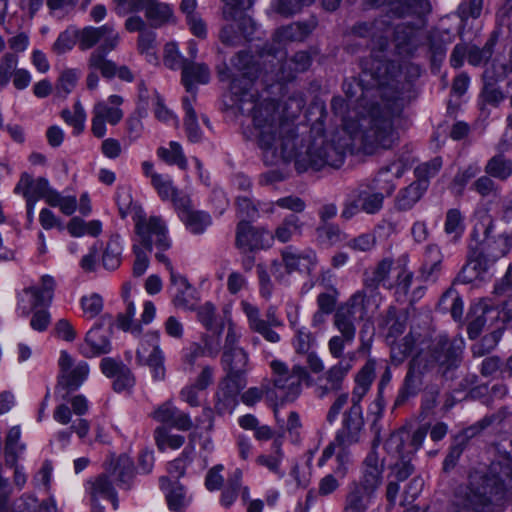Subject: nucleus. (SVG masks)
Returning <instances> with one entry per match:
<instances>
[{
    "instance_id": "1",
    "label": "nucleus",
    "mask_w": 512,
    "mask_h": 512,
    "mask_svg": "<svg viewBox=\"0 0 512 512\" xmlns=\"http://www.w3.org/2000/svg\"><path fill=\"white\" fill-rule=\"evenodd\" d=\"M231 65L240 73L230 83L233 101L242 114L251 115L257 132V144L266 165L274 166L293 160L297 172L304 173L325 167L339 168L344 163L348 143L336 144L320 136L302 145L304 150H301L299 144L302 140L294 124L283 117L278 102L273 99H257L253 85L258 79L259 69L248 51L236 53L231 59Z\"/></svg>"
},
{
    "instance_id": "2",
    "label": "nucleus",
    "mask_w": 512,
    "mask_h": 512,
    "mask_svg": "<svg viewBox=\"0 0 512 512\" xmlns=\"http://www.w3.org/2000/svg\"><path fill=\"white\" fill-rule=\"evenodd\" d=\"M390 27L385 20L357 22L351 27V35L368 39L371 53L360 60L359 81H344L343 90L349 100L361 91L357 128L366 153L377 149H390L398 141V127L403 121L404 99L396 78L400 66L387 60L384 51L388 45Z\"/></svg>"
},
{
    "instance_id": "3",
    "label": "nucleus",
    "mask_w": 512,
    "mask_h": 512,
    "mask_svg": "<svg viewBox=\"0 0 512 512\" xmlns=\"http://www.w3.org/2000/svg\"><path fill=\"white\" fill-rule=\"evenodd\" d=\"M512 499V459L500 456L486 471L474 470L457 489L454 512H501Z\"/></svg>"
},
{
    "instance_id": "4",
    "label": "nucleus",
    "mask_w": 512,
    "mask_h": 512,
    "mask_svg": "<svg viewBox=\"0 0 512 512\" xmlns=\"http://www.w3.org/2000/svg\"><path fill=\"white\" fill-rule=\"evenodd\" d=\"M130 212L135 224V233L140 238L141 244L145 250L134 245L135 261L133 264V274L139 277L145 273L149 266L148 253L152 250L153 242L161 250H167L171 246L168 238V231L164 220L159 216H150L147 218L142 206L130 202Z\"/></svg>"
},
{
    "instance_id": "5",
    "label": "nucleus",
    "mask_w": 512,
    "mask_h": 512,
    "mask_svg": "<svg viewBox=\"0 0 512 512\" xmlns=\"http://www.w3.org/2000/svg\"><path fill=\"white\" fill-rule=\"evenodd\" d=\"M77 34L79 49L82 51L89 50L100 43L89 57V69L100 70L101 75L106 78L114 77L117 67L115 63L106 59V55L118 46L120 40L118 32L104 25L98 28L88 26L80 31L77 30Z\"/></svg>"
},
{
    "instance_id": "6",
    "label": "nucleus",
    "mask_w": 512,
    "mask_h": 512,
    "mask_svg": "<svg viewBox=\"0 0 512 512\" xmlns=\"http://www.w3.org/2000/svg\"><path fill=\"white\" fill-rule=\"evenodd\" d=\"M481 233L483 238L479 242L480 253L476 260H472L464 267L468 270L484 272L488 266L506 256L512 249V235L497 229L496 222L486 215L482 221L475 225L473 236Z\"/></svg>"
},
{
    "instance_id": "7",
    "label": "nucleus",
    "mask_w": 512,
    "mask_h": 512,
    "mask_svg": "<svg viewBox=\"0 0 512 512\" xmlns=\"http://www.w3.org/2000/svg\"><path fill=\"white\" fill-rule=\"evenodd\" d=\"M463 351V339H449L446 335H439L431 341L425 360L429 366L434 364L437 367V373L442 378L453 380L462 363Z\"/></svg>"
},
{
    "instance_id": "8",
    "label": "nucleus",
    "mask_w": 512,
    "mask_h": 512,
    "mask_svg": "<svg viewBox=\"0 0 512 512\" xmlns=\"http://www.w3.org/2000/svg\"><path fill=\"white\" fill-rule=\"evenodd\" d=\"M128 331V314L119 313L116 320L111 314H103L97 323L87 332L81 353L85 357H95L111 351L110 336L113 328Z\"/></svg>"
},
{
    "instance_id": "9",
    "label": "nucleus",
    "mask_w": 512,
    "mask_h": 512,
    "mask_svg": "<svg viewBox=\"0 0 512 512\" xmlns=\"http://www.w3.org/2000/svg\"><path fill=\"white\" fill-rule=\"evenodd\" d=\"M223 18L227 21L238 23V29L234 24L224 25L219 33L220 41L227 46L240 44L242 35L247 37L253 28V21L247 15V11L253 6L254 0H222Z\"/></svg>"
},
{
    "instance_id": "10",
    "label": "nucleus",
    "mask_w": 512,
    "mask_h": 512,
    "mask_svg": "<svg viewBox=\"0 0 512 512\" xmlns=\"http://www.w3.org/2000/svg\"><path fill=\"white\" fill-rule=\"evenodd\" d=\"M249 54L258 66V78L263 76L265 83L289 82L293 80L298 73L294 71L293 65L288 64V58H285V52L280 49L266 45L257 58L251 53Z\"/></svg>"
},
{
    "instance_id": "11",
    "label": "nucleus",
    "mask_w": 512,
    "mask_h": 512,
    "mask_svg": "<svg viewBox=\"0 0 512 512\" xmlns=\"http://www.w3.org/2000/svg\"><path fill=\"white\" fill-rule=\"evenodd\" d=\"M273 377L274 389L280 393L282 401L293 402L300 395L302 381L309 378L305 367L294 365L289 369L287 365L279 360H273L270 364Z\"/></svg>"
},
{
    "instance_id": "12",
    "label": "nucleus",
    "mask_w": 512,
    "mask_h": 512,
    "mask_svg": "<svg viewBox=\"0 0 512 512\" xmlns=\"http://www.w3.org/2000/svg\"><path fill=\"white\" fill-rule=\"evenodd\" d=\"M55 288L56 281L52 276H41L38 284L17 293V311L26 317L38 308H47L52 303Z\"/></svg>"
},
{
    "instance_id": "13",
    "label": "nucleus",
    "mask_w": 512,
    "mask_h": 512,
    "mask_svg": "<svg viewBox=\"0 0 512 512\" xmlns=\"http://www.w3.org/2000/svg\"><path fill=\"white\" fill-rule=\"evenodd\" d=\"M273 235L264 228L252 226L247 220H241L236 227L235 244L242 252H255L272 246Z\"/></svg>"
},
{
    "instance_id": "14",
    "label": "nucleus",
    "mask_w": 512,
    "mask_h": 512,
    "mask_svg": "<svg viewBox=\"0 0 512 512\" xmlns=\"http://www.w3.org/2000/svg\"><path fill=\"white\" fill-rule=\"evenodd\" d=\"M429 370L428 361L424 356L417 355L409 362L408 371L399 389L394 406L403 405L410 397L416 396L423 387V379Z\"/></svg>"
},
{
    "instance_id": "15",
    "label": "nucleus",
    "mask_w": 512,
    "mask_h": 512,
    "mask_svg": "<svg viewBox=\"0 0 512 512\" xmlns=\"http://www.w3.org/2000/svg\"><path fill=\"white\" fill-rule=\"evenodd\" d=\"M409 438L405 428L394 431L385 442V449L389 454L399 456V461L392 467V474L397 481H404L413 474L415 468L411 463L412 456L404 453V443Z\"/></svg>"
},
{
    "instance_id": "16",
    "label": "nucleus",
    "mask_w": 512,
    "mask_h": 512,
    "mask_svg": "<svg viewBox=\"0 0 512 512\" xmlns=\"http://www.w3.org/2000/svg\"><path fill=\"white\" fill-rule=\"evenodd\" d=\"M379 441V437L377 436L373 441L371 451L363 461L362 476L360 480L351 484L354 487L373 495L382 482V474L384 470L383 461L380 460L376 450L379 445Z\"/></svg>"
},
{
    "instance_id": "17",
    "label": "nucleus",
    "mask_w": 512,
    "mask_h": 512,
    "mask_svg": "<svg viewBox=\"0 0 512 512\" xmlns=\"http://www.w3.org/2000/svg\"><path fill=\"white\" fill-rule=\"evenodd\" d=\"M136 359L139 364L147 365L152 371L155 380L165 377L164 356L158 345V333L146 335L136 350Z\"/></svg>"
},
{
    "instance_id": "18",
    "label": "nucleus",
    "mask_w": 512,
    "mask_h": 512,
    "mask_svg": "<svg viewBox=\"0 0 512 512\" xmlns=\"http://www.w3.org/2000/svg\"><path fill=\"white\" fill-rule=\"evenodd\" d=\"M139 11H144L150 26L155 29L176 23L173 7L158 0H130V13Z\"/></svg>"
},
{
    "instance_id": "19",
    "label": "nucleus",
    "mask_w": 512,
    "mask_h": 512,
    "mask_svg": "<svg viewBox=\"0 0 512 512\" xmlns=\"http://www.w3.org/2000/svg\"><path fill=\"white\" fill-rule=\"evenodd\" d=\"M364 433L362 409L349 408L343 413L341 427L335 435L338 446H351L360 442Z\"/></svg>"
},
{
    "instance_id": "20",
    "label": "nucleus",
    "mask_w": 512,
    "mask_h": 512,
    "mask_svg": "<svg viewBox=\"0 0 512 512\" xmlns=\"http://www.w3.org/2000/svg\"><path fill=\"white\" fill-rule=\"evenodd\" d=\"M54 190L55 189L49 185V181L46 178L38 177L34 179L26 172L21 174L14 188V192L21 194L26 202L35 204L40 199H44L47 203V199H50Z\"/></svg>"
},
{
    "instance_id": "21",
    "label": "nucleus",
    "mask_w": 512,
    "mask_h": 512,
    "mask_svg": "<svg viewBox=\"0 0 512 512\" xmlns=\"http://www.w3.org/2000/svg\"><path fill=\"white\" fill-rule=\"evenodd\" d=\"M367 2L375 7L389 4L390 11L398 18L408 15L421 18L432 10L429 0H367Z\"/></svg>"
},
{
    "instance_id": "22",
    "label": "nucleus",
    "mask_w": 512,
    "mask_h": 512,
    "mask_svg": "<svg viewBox=\"0 0 512 512\" xmlns=\"http://www.w3.org/2000/svg\"><path fill=\"white\" fill-rule=\"evenodd\" d=\"M352 369L350 361H338L331 366L321 377L318 378L319 396L323 397L331 392H338L342 389L345 378Z\"/></svg>"
},
{
    "instance_id": "23",
    "label": "nucleus",
    "mask_w": 512,
    "mask_h": 512,
    "mask_svg": "<svg viewBox=\"0 0 512 512\" xmlns=\"http://www.w3.org/2000/svg\"><path fill=\"white\" fill-rule=\"evenodd\" d=\"M281 256L288 273L293 271L309 273L317 261L316 253L313 250L299 251L293 246L285 247L281 252Z\"/></svg>"
},
{
    "instance_id": "24",
    "label": "nucleus",
    "mask_w": 512,
    "mask_h": 512,
    "mask_svg": "<svg viewBox=\"0 0 512 512\" xmlns=\"http://www.w3.org/2000/svg\"><path fill=\"white\" fill-rule=\"evenodd\" d=\"M153 418L181 431H188L193 426L189 414L177 408L171 401L161 404L153 412Z\"/></svg>"
},
{
    "instance_id": "25",
    "label": "nucleus",
    "mask_w": 512,
    "mask_h": 512,
    "mask_svg": "<svg viewBox=\"0 0 512 512\" xmlns=\"http://www.w3.org/2000/svg\"><path fill=\"white\" fill-rule=\"evenodd\" d=\"M139 30L137 49L141 55L151 64H158L159 58L156 54V33L146 29V23L140 17L130 16V31Z\"/></svg>"
},
{
    "instance_id": "26",
    "label": "nucleus",
    "mask_w": 512,
    "mask_h": 512,
    "mask_svg": "<svg viewBox=\"0 0 512 512\" xmlns=\"http://www.w3.org/2000/svg\"><path fill=\"white\" fill-rule=\"evenodd\" d=\"M317 25V18L310 16L304 21L293 22L278 28L274 38L278 42L303 41L316 29Z\"/></svg>"
},
{
    "instance_id": "27",
    "label": "nucleus",
    "mask_w": 512,
    "mask_h": 512,
    "mask_svg": "<svg viewBox=\"0 0 512 512\" xmlns=\"http://www.w3.org/2000/svg\"><path fill=\"white\" fill-rule=\"evenodd\" d=\"M159 486L161 490L165 491L166 502L171 511L182 512L190 504L187 490L180 482H172L169 477L161 476Z\"/></svg>"
},
{
    "instance_id": "28",
    "label": "nucleus",
    "mask_w": 512,
    "mask_h": 512,
    "mask_svg": "<svg viewBox=\"0 0 512 512\" xmlns=\"http://www.w3.org/2000/svg\"><path fill=\"white\" fill-rule=\"evenodd\" d=\"M394 189L395 186L390 185L386 194H384L382 192L374 191V188L370 185H360L354 190V195H356L361 202L362 212L369 215H375L382 210L385 197L390 196Z\"/></svg>"
},
{
    "instance_id": "29",
    "label": "nucleus",
    "mask_w": 512,
    "mask_h": 512,
    "mask_svg": "<svg viewBox=\"0 0 512 512\" xmlns=\"http://www.w3.org/2000/svg\"><path fill=\"white\" fill-rule=\"evenodd\" d=\"M443 254L436 244L425 247L420 274L424 281L435 283L442 272Z\"/></svg>"
},
{
    "instance_id": "30",
    "label": "nucleus",
    "mask_w": 512,
    "mask_h": 512,
    "mask_svg": "<svg viewBox=\"0 0 512 512\" xmlns=\"http://www.w3.org/2000/svg\"><path fill=\"white\" fill-rule=\"evenodd\" d=\"M170 281L176 288V292L172 299L174 306L186 310H194L197 302V292L188 282L186 277L177 273H172Z\"/></svg>"
},
{
    "instance_id": "31",
    "label": "nucleus",
    "mask_w": 512,
    "mask_h": 512,
    "mask_svg": "<svg viewBox=\"0 0 512 512\" xmlns=\"http://www.w3.org/2000/svg\"><path fill=\"white\" fill-rule=\"evenodd\" d=\"M87 490L93 508L98 506L99 498L110 500L113 508H118V499L112 485V481L107 474H100L87 482Z\"/></svg>"
},
{
    "instance_id": "32",
    "label": "nucleus",
    "mask_w": 512,
    "mask_h": 512,
    "mask_svg": "<svg viewBox=\"0 0 512 512\" xmlns=\"http://www.w3.org/2000/svg\"><path fill=\"white\" fill-rule=\"evenodd\" d=\"M210 80V70L206 64L187 61L182 68V83L186 91L192 94V100L196 98L194 83L207 84Z\"/></svg>"
},
{
    "instance_id": "33",
    "label": "nucleus",
    "mask_w": 512,
    "mask_h": 512,
    "mask_svg": "<svg viewBox=\"0 0 512 512\" xmlns=\"http://www.w3.org/2000/svg\"><path fill=\"white\" fill-rule=\"evenodd\" d=\"M249 356L244 349L223 352L221 364L230 378H244L248 370Z\"/></svg>"
},
{
    "instance_id": "34",
    "label": "nucleus",
    "mask_w": 512,
    "mask_h": 512,
    "mask_svg": "<svg viewBox=\"0 0 512 512\" xmlns=\"http://www.w3.org/2000/svg\"><path fill=\"white\" fill-rule=\"evenodd\" d=\"M426 191L425 183L412 182L407 187L401 189L395 197L394 206L399 212L411 210L421 199Z\"/></svg>"
},
{
    "instance_id": "35",
    "label": "nucleus",
    "mask_w": 512,
    "mask_h": 512,
    "mask_svg": "<svg viewBox=\"0 0 512 512\" xmlns=\"http://www.w3.org/2000/svg\"><path fill=\"white\" fill-rule=\"evenodd\" d=\"M124 102V99L118 95H111L108 102H98L93 108V114L103 118L111 125L117 124L123 117V111L119 106Z\"/></svg>"
},
{
    "instance_id": "36",
    "label": "nucleus",
    "mask_w": 512,
    "mask_h": 512,
    "mask_svg": "<svg viewBox=\"0 0 512 512\" xmlns=\"http://www.w3.org/2000/svg\"><path fill=\"white\" fill-rule=\"evenodd\" d=\"M483 87L480 92V98L485 104L498 107L506 98L503 90L497 85V79L487 69L484 71Z\"/></svg>"
},
{
    "instance_id": "37",
    "label": "nucleus",
    "mask_w": 512,
    "mask_h": 512,
    "mask_svg": "<svg viewBox=\"0 0 512 512\" xmlns=\"http://www.w3.org/2000/svg\"><path fill=\"white\" fill-rule=\"evenodd\" d=\"M304 223L296 214L287 215L276 227L273 240L277 239L281 243L289 242L294 236L302 234Z\"/></svg>"
},
{
    "instance_id": "38",
    "label": "nucleus",
    "mask_w": 512,
    "mask_h": 512,
    "mask_svg": "<svg viewBox=\"0 0 512 512\" xmlns=\"http://www.w3.org/2000/svg\"><path fill=\"white\" fill-rule=\"evenodd\" d=\"M356 315H354L348 308L338 307L334 317L333 324L339 331L340 335L344 336L347 341H354L356 335Z\"/></svg>"
},
{
    "instance_id": "39",
    "label": "nucleus",
    "mask_w": 512,
    "mask_h": 512,
    "mask_svg": "<svg viewBox=\"0 0 512 512\" xmlns=\"http://www.w3.org/2000/svg\"><path fill=\"white\" fill-rule=\"evenodd\" d=\"M150 101V94L148 89L145 87L143 82H140L138 85V95H137V104H136V114L139 119L130 121V138L133 135V138H139L143 129V125L140 121L141 118L147 115L148 107Z\"/></svg>"
},
{
    "instance_id": "40",
    "label": "nucleus",
    "mask_w": 512,
    "mask_h": 512,
    "mask_svg": "<svg viewBox=\"0 0 512 512\" xmlns=\"http://www.w3.org/2000/svg\"><path fill=\"white\" fill-rule=\"evenodd\" d=\"M196 310L198 321L205 327L207 331L213 334L221 335L225 323L223 320H217L216 308L211 302H206L202 306H199Z\"/></svg>"
},
{
    "instance_id": "41",
    "label": "nucleus",
    "mask_w": 512,
    "mask_h": 512,
    "mask_svg": "<svg viewBox=\"0 0 512 512\" xmlns=\"http://www.w3.org/2000/svg\"><path fill=\"white\" fill-rule=\"evenodd\" d=\"M484 171L493 178L505 181L512 175V159L504 154H496L487 161Z\"/></svg>"
},
{
    "instance_id": "42",
    "label": "nucleus",
    "mask_w": 512,
    "mask_h": 512,
    "mask_svg": "<svg viewBox=\"0 0 512 512\" xmlns=\"http://www.w3.org/2000/svg\"><path fill=\"white\" fill-rule=\"evenodd\" d=\"M20 428L12 427L6 436L4 446V460L7 467H14L18 462L19 455L23 452L24 446L19 444Z\"/></svg>"
},
{
    "instance_id": "43",
    "label": "nucleus",
    "mask_w": 512,
    "mask_h": 512,
    "mask_svg": "<svg viewBox=\"0 0 512 512\" xmlns=\"http://www.w3.org/2000/svg\"><path fill=\"white\" fill-rule=\"evenodd\" d=\"M372 497L373 494L350 485L345 498L343 512H366Z\"/></svg>"
},
{
    "instance_id": "44",
    "label": "nucleus",
    "mask_w": 512,
    "mask_h": 512,
    "mask_svg": "<svg viewBox=\"0 0 512 512\" xmlns=\"http://www.w3.org/2000/svg\"><path fill=\"white\" fill-rule=\"evenodd\" d=\"M393 261L391 259L381 260L371 272L364 273L363 285L374 293L378 286L385 282L391 271Z\"/></svg>"
},
{
    "instance_id": "45",
    "label": "nucleus",
    "mask_w": 512,
    "mask_h": 512,
    "mask_svg": "<svg viewBox=\"0 0 512 512\" xmlns=\"http://www.w3.org/2000/svg\"><path fill=\"white\" fill-rule=\"evenodd\" d=\"M89 373V366L86 362H80L75 367L66 372L59 374L58 383L65 387L68 391L78 389L85 381Z\"/></svg>"
},
{
    "instance_id": "46",
    "label": "nucleus",
    "mask_w": 512,
    "mask_h": 512,
    "mask_svg": "<svg viewBox=\"0 0 512 512\" xmlns=\"http://www.w3.org/2000/svg\"><path fill=\"white\" fill-rule=\"evenodd\" d=\"M497 34L494 31L482 48L476 45L468 46V63L472 66L486 64L493 55Z\"/></svg>"
},
{
    "instance_id": "47",
    "label": "nucleus",
    "mask_w": 512,
    "mask_h": 512,
    "mask_svg": "<svg viewBox=\"0 0 512 512\" xmlns=\"http://www.w3.org/2000/svg\"><path fill=\"white\" fill-rule=\"evenodd\" d=\"M180 219L193 234H202L212 223L211 216L207 212L195 209L183 214Z\"/></svg>"
},
{
    "instance_id": "48",
    "label": "nucleus",
    "mask_w": 512,
    "mask_h": 512,
    "mask_svg": "<svg viewBox=\"0 0 512 512\" xmlns=\"http://www.w3.org/2000/svg\"><path fill=\"white\" fill-rule=\"evenodd\" d=\"M182 105L185 111L184 126L187 136L191 142H199L202 134L197 122L196 112L192 106V100L189 97H184Z\"/></svg>"
},
{
    "instance_id": "49",
    "label": "nucleus",
    "mask_w": 512,
    "mask_h": 512,
    "mask_svg": "<svg viewBox=\"0 0 512 512\" xmlns=\"http://www.w3.org/2000/svg\"><path fill=\"white\" fill-rule=\"evenodd\" d=\"M444 231L447 235H452L454 241L459 240L464 231V216L459 209L452 208L446 212Z\"/></svg>"
},
{
    "instance_id": "50",
    "label": "nucleus",
    "mask_w": 512,
    "mask_h": 512,
    "mask_svg": "<svg viewBox=\"0 0 512 512\" xmlns=\"http://www.w3.org/2000/svg\"><path fill=\"white\" fill-rule=\"evenodd\" d=\"M385 325L388 326L387 341L395 340L398 336L402 335L406 329V318L397 315V309L390 306L384 317Z\"/></svg>"
},
{
    "instance_id": "51",
    "label": "nucleus",
    "mask_w": 512,
    "mask_h": 512,
    "mask_svg": "<svg viewBox=\"0 0 512 512\" xmlns=\"http://www.w3.org/2000/svg\"><path fill=\"white\" fill-rule=\"evenodd\" d=\"M282 441L275 439L272 443L273 454L272 455H260L257 457L256 462L266 467L271 472L283 476V472L280 471V464L283 459V452L281 449Z\"/></svg>"
},
{
    "instance_id": "52",
    "label": "nucleus",
    "mask_w": 512,
    "mask_h": 512,
    "mask_svg": "<svg viewBox=\"0 0 512 512\" xmlns=\"http://www.w3.org/2000/svg\"><path fill=\"white\" fill-rule=\"evenodd\" d=\"M391 359L395 364H401L412 352L415 339L411 333L404 336L400 341H390Z\"/></svg>"
},
{
    "instance_id": "53",
    "label": "nucleus",
    "mask_w": 512,
    "mask_h": 512,
    "mask_svg": "<svg viewBox=\"0 0 512 512\" xmlns=\"http://www.w3.org/2000/svg\"><path fill=\"white\" fill-rule=\"evenodd\" d=\"M379 20H385L389 24L390 31H389L388 39L390 38V35L392 34V31H393L394 40L397 43L398 47H404V46H408L411 44V42L415 36V30L413 27L406 25V24H399L393 29L387 16L375 19L373 22H377ZM388 46H389V44L387 45L386 49H388ZM386 51L387 50L384 51V55H386ZM385 58L387 60H389L387 58V56H385Z\"/></svg>"
},
{
    "instance_id": "54",
    "label": "nucleus",
    "mask_w": 512,
    "mask_h": 512,
    "mask_svg": "<svg viewBox=\"0 0 512 512\" xmlns=\"http://www.w3.org/2000/svg\"><path fill=\"white\" fill-rule=\"evenodd\" d=\"M439 306L443 310H449L454 320H460L463 315V301L454 289H448L441 296Z\"/></svg>"
},
{
    "instance_id": "55",
    "label": "nucleus",
    "mask_w": 512,
    "mask_h": 512,
    "mask_svg": "<svg viewBox=\"0 0 512 512\" xmlns=\"http://www.w3.org/2000/svg\"><path fill=\"white\" fill-rule=\"evenodd\" d=\"M502 337V331L496 329L481 338L479 342L471 346V353L474 358L483 357L489 354L499 343Z\"/></svg>"
},
{
    "instance_id": "56",
    "label": "nucleus",
    "mask_w": 512,
    "mask_h": 512,
    "mask_svg": "<svg viewBox=\"0 0 512 512\" xmlns=\"http://www.w3.org/2000/svg\"><path fill=\"white\" fill-rule=\"evenodd\" d=\"M169 146V148L160 147L157 151L158 156L170 165H177L181 169H186L187 160L180 144L172 141Z\"/></svg>"
},
{
    "instance_id": "57",
    "label": "nucleus",
    "mask_w": 512,
    "mask_h": 512,
    "mask_svg": "<svg viewBox=\"0 0 512 512\" xmlns=\"http://www.w3.org/2000/svg\"><path fill=\"white\" fill-rule=\"evenodd\" d=\"M62 119L73 127L74 134L78 135L83 132L85 127L86 113L79 101L73 105V111L64 109L61 112Z\"/></svg>"
},
{
    "instance_id": "58",
    "label": "nucleus",
    "mask_w": 512,
    "mask_h": 512,
    "mask_svg": "<svg viewBox=\"0 0 512 512\" xmlns=\"http://www.w3.org/2000/svg\"><path fill=\"white\" fill-rule=\"evenodd\" d=\"M315 0H274L273 9L284 17L293 16L302 11L304 7L310 6Z\"/></svg>"
},
{
    "instance_id": "59",
    "label": "nucleus",
    "mask_w": 512,
    "mask_h": 512,
    "mask_svg": "<svg viewBox=\"0 0 512 512\" xmlns=\"http://www.w3.org/2000/svg\"><path fill=\"white\" fill-rule=\"evenodd\" d=\"M106 470L111 474L114 480L121 484H126V476L128 471V456L125 454L116 456L110 455V461Z\"/></svg>"
},
{
    "instance_id": "60",
    "label": "nucleus",
    "mask_w": 512,
    "mask_h": 512,
    "mask_svg": "<svg viewBox=\"0 0 512 512\" xmlns=\"http://www.w3.org/2000/svg\"><path fill=\"white\" fill-rule=\"evenodd\" d=\"M194 447L192 445L187 446L181 456L168 463V473L175 477L177 480L184 476L187 467L192 462V453Z\"/></svg>"
},
{
    "instance_id": "61",
    "label": "nucleus",
    "mask_w": 512,
    "mask_h": 512,
    "mask_svg": "<svg viewBox=\"0 0 512 512\" xmlns=\"http://www.w3.org/2000/svg\"><path fill=\"white\" fill-rule=\"evenodd\" d=\"M442 167V158L435 157L428 162L420 164L415 169L417 177L416 183H425L426 189L428 188L429 180L437 175Z\"/></svg>"
},
{
    "instance_id": "62",
    "label": "nucleus",
    "mask_w": 512,
    "mask_h": 512,
    "mask_svg": "<svg viewBox=\"0 0 512 512\" xmlns=\"http://www.w3.org/2000/svg\"><path fill=\"white\" fill-rule=\"evenodd\" d=\"M188 60L185 59L179 52L178 46L175 42H168L164 46L163 62L164 65L171 70H178L183 68Z\"/></svg>"
},
{
    "instance_id": "63",
    "label": "nucleus",
    "mask_w": 512,
    "mask_h": 512,
    "mask_svg": "<svg viewBox=\"0 0 512 512\" xmlns=\"http://www.w3.org/2000/svg\"><path fill=\"white\" fill-rule=\"evenodd\" d=\"M18 64V56L13 53H6L0 60V86L6 87L13 78Z\"/></svg>"
},
{
    "instance_id": "64",
    "label": "nucleus",
    "mask_w": 512,
    "mask_h": 512,
    "mask_svg": "<svg viewBox=\"0 0 512 512\" xmlns=\"http://www.w3.org/2000/svg\"><path fill=\"white\" fill-rule=\"evenodd\" d=\"M374 293H371L370 289H363L356 291L340 308H348L354 315L357 310H365L370 303V299Z\"/></svg>"
}]
</instances>
